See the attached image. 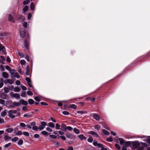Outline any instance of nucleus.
Segmentation results:
<instances>
[{
    "instance_id": "f257e3e1",
    "label": "nucleus",
    "mask_w": 150,
    "mask_h": 150,
    "mask_svg": "<svg viewBox=\"0 0 150 150\" xmlns=\"http://www.w3.org/2000/svg\"><path fill=\"white\" fill-rule=\"evenodd\" d=\"M140 145V143L138 141L131 142V148L133 149L137 148Z\"/></svg>"
},
{
    "instance_id": "f03ea898",
    "label": "nucleus",
    "mask_w": 150,
    "mask_h": 150,
    "mask_svg": "<svg viewBox=\"0 0 150 150\" xmlns=\"http://www.w3.org/2000/svg\"><path fill=\"white\" fill-rule=\"evenodd\" d=\"M139 137L145 138L143 140V141L145 142H147L149 144H150V136L145 137V136H142Z\"/></svg>"
},
{
    "instance_id": "7ed1b4c3",
    "label": "nucleus",
    "mask_w": 150,
    "mask_h": 150,
    "mask_svg": "<svg viewBox=\"0 0 150 150\" xmlns=\"http://www.w3.org/2000/svg\"><path fill=\"white\" fill-rule=\"evenodd\" d=\"M93 145L96 147H98L100 148H102L103 147V145L100 143H98L97 141L94 140L93 142Z\"/></svg>"
},
{
    "instance_id": "20e7f679",
    "label": "nucleus",
    "mask_w": 150,
    "mask_h": 150,
    "mask_svg": "<svg viewBox=\"0 0 150 150\" xmlns=\"http://www.w3.org/2000/svg\"><path fill=\"white\" fill-rule=\"evenodd\" d=\"M47 123L46 122L44 121L42 122H41V125H40L38 127V129L41 130L45 127V126L46 125Z\"/></svg>"
},
{
    "instance_id": "39448f33",
    "label": "nucleus",
    "mask_w": 150,
    "mask_h": 150,
    "mask_svg": "<svg viewBox=\"0 0 150 150\" xmlns=\"http://www.w3.org/2000/svg\"><path fill=\"white\" fill-rule=\"evenodd\" d=\"M25 30L23 28H22L20 30V34L21 37L24 38L25 35Z\"/></svg>"
},
{
    "instance_id": "423d86ee",
    "label": "nucleus",
    "mask_w": 150,
    "mask_h": 150,
    "mask_svg": "<svg viewBox=\"0 0 150 150\" xmlns=\"http://www.w3.org/2000/svg\"><path fill=\"white\" fill-rule=\"evenodd\" d=\"M91 115H93V118L94 119L97 121H99L100 119V116L96 113L92 114Z\"/></svg>"
},
{
    "instance_id": "0eeeda50",
    "label": "nucleus",
    "mask_w": 150,
    "mask_h": 150,
    "mask_svg": "<svg viewBox=\"0 0 150 150\" xmlns=\"http://www.w3.org/2000/svg\"><path fill=\"white\" fill-rule=\"evenodd\" d=\"M66 136L67 138L70 139H74L75 138V136L71 134H67Z\"/></svg>"
},
{
    "instance_id": "6e6552de",
    "label": "nucleus",
    "mask_w": 150,
    "mask_h": 150,
    "mask_svg": "<svg viewBox=\"0 0 150 150\" xmlns=\"http://www.w3.org/2000/svg\"><path fill=\"white\" fill-rule=\"evenodd\" d=\"M4 138L5 141H7L10 140L11 137L8 136V134L7 133H6L5 134Z\"/></svg>"
},
{
    "instance_id": "1a4fd4ad",
    "label": "nucleus",
    "mask_w": 150,
    "mask_h": 150,
    "mask_svg": "<svg viewBox=\"0 0 150 150\" xmlns=\"http://www.w3.org/2000/svg\"><path fill=\"white\" fill-rule=\"evenodd\" d=\"M20 105V103L19 102H13V103L11 105H10V107L11 108H14L15 106H18Z\"/></svg>"
},
{
    "instance_id": "9d476101",
    "label": "nucleus",
    "mask_w": 150,
    "mask_h": 150,
    "mask_svg": "<svg viewBox=\"0 0 150 150\" xmlns=\"http://www.w3.org/2000/svg\"><path fill=\"white\" fill-rule=\"evenodd\" d=\"M11 95L12 97H13L16 99H19L20 98V96L18 93H16L14 94H12L11 93Z\"/></svg>"
},
{
    "instance_id": "9b49d317",
    "label": "nucleus",
    "mask_w": 150,
    "mask_h": 150,
    "mask_svg": "<svg viewBox=\"0 0 150 150\" xmlns=\"http://www.w3.org/2000/svg\"><path fill=\"white\" fill-rule=\"evenodd\" d=\"M19 103H20V105H27L28 104L27 102L22 99L20 100Z\"/></svg>"
},
{
    "instance_id": "f8f14e48",
    "label": "nucleus",
    "mask_w": 150,
    "mask_h": 150,
    "mask_svg": "<svg viewBox=\"0 0 150 150\" xmlns=\"http://www.w3.org/2000/svg\"><path fill=\"white\" fill-rule=\"evenodd\" d=\"M5 83H8L10 84H12L13 83V81L11 79H6L4 81Z\"/></svg>"
},
{
    "instance_id": "ddd939ff",
    "label": "nucleus",
    "mask_w": 150,
    "mask_h": 150,
    "mask_svg": "<svg viewBox=\"0 0 150 150\" xmlns=\"http://www.w3.org/2000/svg\"><path fill=\"white\" fill-rule=\"evenodd\" d=\"M0 97L2 99H7L8 97L6 94L4 93H2L0 95Z\"/></svg>"
},
{
    "instance_id": "4468645a",
    "label": "nucleus",
    "mask_w": 150,
    "mask_h": 150,
    "mask_svg": "<svg viewBox=\"0 0 150 150\" xmlns=\"http://www.w3.org/2000/svg\"><path fill=\"white\" fill-rule=\"evenodd\" d=\"M79 138L81 140H86V138L85 137L83 134H81L80 135H78V136Z\"/></svg>"
},
{
    "instance_id": "2eb2a0df",
    "label": "nucleus",
    "mask_w": 150,
    "mask_h": 150,
    "mask_svg": "<svg viewBox=\"0 0 150 150\" xmlns=\"http://www.w3.org/2000/svg\"><path fill=\"white\" fill-rule=\"evenodd\" d=\"M17 112V111L16 110H9L8 112V114H16Z\"/></svg>"
},
{
    "instance_id": "dca6fc26",
    "label": "nucleus",
    "mask_w": 150,
    "mask_h": 150,
    "mask_svg": "<svg viewBox=\"0 0 150 150\" xmlns=\"http://www.w3.org/2000/svg\"><path fill=\"white\" fill-rule=\"evenodd\" d=\"M1 59H0V61L1 62L2 64H5L4 61L5 60V59L4 57L2 56H0Z\"/></svg>"
},
{
    "instance_id": "f3484780",
    "label": "nucleus",
    "mask_w": 150,
    "mask_h": 150,
    "mask_svg": "<svg viewBox=\"0 0 150 150\" xmlns=\"http://www.w3.org/2000/svg\"><path fill=\"white\" fill-rule=\"evenodd\" d=\"M131 142L129 141H128L126 142H125L124 145H125L127 147L130 146L131 147Z\"/></svg>"
},
{
    "instance_id": "a211bd4d",
    "label": "nucleus",
    "mask_w": 150,
    "mask_h": 150,
    "mask_svg": "<svg viewBox=\"0 0 150 150\" xmlns=\"http://www.w3.org/2000/svg\"><path fill=\"white\" fill-rule=\"evenodd\" d=\"M2 74L3 77L5 78H8L9 76L8 74L6 72H3Z\"/></svg>"
},
{
    "instance_id": "6ab92c4d",
    "label": "nucleus",
    "mask_w": 150,
    "mask_h": 150,
    "mask_svg": "<svg viewBox=\"0 0 150 150\" xmlns=\"http://www.w3.org/2000/svg\"><path fill=\"white\" fill-rule=\"evenodd\" d=\"M119 139L120 144L123 145H124L125 142L124 140L122 138H119Z\"/></svg>"
},
{
    "instance_id": "aec40b11",
    "label": "nucleus",
    "mask_w": 150,
    "mask_h": 150,
    "mask_svg": "<svg viewBox=\"0 0 150 150\" xmlns=\"http://www.w3.org/2000/svg\"><path fill=\"white\" fill-rule=\"evenodd\" d=\"M7 111V110H4L1 113V116L3 117H4L6 114Z\"/></svg>"
},
{
    "instance_id": "412c9836",
    "label": "nucleus",
    "mask_w": 150,
    "mask_h": 150,
    "mask_svg": "<svg viewBox=\"0 0 150 150\" xmlns=\"http://www.w3.org/2000/svg\"><path fill=\"white\" fill-rule=\"evenodd\" d=\"M47 126L52 128H54L55 126L54 124L52 122H49Z\"/></svg>"
},
{
    "instance_id": "4be33fe9",
    "label": "nucleus",
    "mask_w": 150,
    "mask_h": 150,
    "mask_svg": "<svg viewBox=\"0 0 150 150\" xmlns=\"http://www.w3.org/2000/svg\"><path fill=\"white\" fill-rule=\"evenodd\" d=\"M8 20L9 21H10L11 22H14L13 19V18L12 15L11 14H9V15Z\"/></svg>"
},
{
    "instance_id": "5701e85b",
    "label": "nucleus",
    "mask_w": 150,
    "mask_h": 150,
    "mask_svg": "<svg viewBox=\"0 0 150 150\" xmlns=\"http://www.w3.org/2000/svg\"><path fill=\"white\" fill-rule=\"evenodd\" d=\"M21 90V88L18 87H15L14 89V91L16 92H19Z\"/></svg>"
},
{
    "instance_id": "b1692460",
    "label": "nucleus",
    "mask_w": 150,
    "mask_h": 150,
    "mask_svg": "<svg viewBox=\"0 0 150 150\" xmlns=\"http://www.w3.org/2000/svg\"><path fill=\"white\" fill-rule=\"evenodd\" d=\"M30 71V67L29 66H27L26 67V74L28 75L29 74V72Z\"/></svg>"
},
{
    "instance_id": "393cba45",
    "label": "nucleus",
    "mask_w": 150,
    "mask_h": 150,
    "mask_svg": "<svg viewBox=\"0 0 150 150\" xmlns=\"http://www.w3.org/2000/svg\"><path fill=\"white\" fill-rule=\"evenodd\" d=\"M24 44L25 47L26 48H28L29 46V43L28 42H27L26 40H25L24 42Z\"/></svg>"
},
{
    "instance_id": "a878e982",
    "label": "nucleus",
    "mask_w": 150,
    "mask_h": 150,
    "mask_svg": "<svg viewBox=\"0 0 150 150\" xmlns=\"http://www.w3.org/2000/svg\"><path fill=\"white\" fill-rule=\"evenodd\" d=\"M41 98L40 96H36L35 98V100L38 101H40Z\"/></svg>"
},
{
    "instance_id": "bb28decb",
    "label": "nucleus",
    "mask_w": 150,
    "mask_h": 150,
    "mask_svg": "<svg viewBox=\"0 0 150 150\" xmlns=\"http://www.w3.org/2000/svg\"><path fill=\"white\" fill-rule=\"evenodd\" d=\"M69 108L75 109L76 108L77 106L75 105L72 104L69 106Z\"/></svg>"
},
{
    "instance_id": "cd10ccee",
    "label": "nucleus",
    "mask_w": 150,
    "mask_h": 150,
    "mask_svg": "<svg viewBox=\"0 0 150 150\" xmlns=\"http://www.w3.org/2000/svg\"><path fill=\"white\" fill-rule=\"evenodd\" d=\"M28 6H25L23 9V13H25L27 11L28 9Z\"/></svg>"
},
{
    "instance_id": "c85d7f7f",
    "label": "nucleus",
    "mask_w": 150,
    "mask_h": 150,
    "mask_svg": "<svg viewBox=\"0 0 150 150\" xmlns=\"http://www.w3.org/2000/svg\"><path fill=\"white\" fill-rule=\"evenodd\" d=\"M9 71L10 73V74H11L13 75L15 73V72L16 70H15L14 69H11V70Z\"/></svg>"
},
{
    "instance_id": "c756f323",
    "label": "nucleus",
    "mask_w": 150,
    "mask_h": 150,
    "mask_svg": "<svg viewBox=\"0 0 150 150\" xmlns=\"http://www.w3.org/2000/svg\"><path fill=\"white\" fill-rule=\"evenodd\" d=\"M74 132L76 134H78L79 133V130L75 128L74 129Z\"/></svg>"
},
{
    "instance_id": "7c9ffc66",
    "label": "nucleus",
    "mask_w": 150,
    "mask_h": 150,
    "mask_svg": "<svg viewBox=\"0 0 150 150\" xmlns=\"http://www.w3.org/2000/svg\"><path fill=\"white\" fill-rule=\"evenodd\" d=\"M13 128H8L6 129V131L8 132V133H11L13 132Z\"/></svg>"
},
{
    "instance_id": "2f4dec72",
    "label": "nucleus",
    "mask_w": 150,
    "mask_h": 150,
    "mask_svg": "<svg viewBox=\"0 0 150 150\" xmlns=\"http://www.w3.org/2000/svg\"><path fill=\"white\" fill-rule=\"evenodd\" d=\"M28 102L31 105L34 104V101L32 99H29L28 100Z\"/></svg>"
},
{
    "instance_id": "473e14b6",
    "label": "nucleus",
    "mask_w": 150,
    "mask_h": 150,
    "mask_svg": "<svg viewBox=\"0 0 150 150\" xmlns=\"http://www.w3.org/2000/svg\"><path fill=\"white\" fill-rule=\"evenodd\" d=\"M35 8L34 5L33 3H31L30 4V8L31 10H33Z\"/></svg>"
},
{
    "instance_id": "72a5a7b5",
    "label": "nucleus",
    "mask_w": 150,
    "mask_h": 150,
    "mask_svg": "<svg viewBox=\"0 0 150 150\" xmlns=\"http://www.w3.org/2000/svg\"><path fill=\"white\" fill-rule=\"evenodd\" d=\"M76 112L78 113H80L81 114H82L85 113H87V112L85 111H78Z\"/></svg>"
},
{
    "instance_id": "f704fd0d",
    "label": "nucleus",
    "mask_w": 150,
    "mask_h": 150,
    "mask_svg": "<svg viewBox=\"0 0 150 150\" xmlns=\"http://www.w3.org/2000/svg\"><path fill=\"white\" fill-rule=\"evenodd\" d=\"M21 96L22 97H25L26 96V93L25 91H22V94L21 95Z\"/></svg>"
},
{
    "instance_id": "c9c22d12",
    "label": "nucleus",
    "mask_w": 150,
    "mask_h": 150,
    "mask_svg": "<svg viewBox=\"0 0 150 150\" xmlns=\"http://www.w3.org/2000/svg\"><path fill=\"white\" fill-rule=\"evenodd\" d=\"M6 33H0V38H4V36L6 35Z\"/></svg>"
},
{
    "instance_id": "e433bc0d",
    "label": "nucleus",
    "mask_w": 150,
    "mask_h": 150,
    "mask_svg": "<svg viewBox=\"0 0 150 150\" xmlns=\"http://www.w3.org/2000/svg\"><path fill=\"white\" fill-rule=\"evenodd\" d=\"M4 89V91L5 93H8L9 91V89L7 87H5Z\"/></svg>"
},
{
    "instance_id": "4c0bfd02",
    "label": "nucleus",
    "mask_w": 150,
    "mask_h": 150,
    "mask_svg": "<svg viewBox=\"0 0 150 150\" xmlns=\"http://www.w3.org/2000/svg\"><path fill=\"white\" fill-rule=\"evenodd\" d=\"M94 128L95 129L98 130L100 129V127L98 125H96L94 126Z\"/></svg>"
},
{
    "instance_id": "58836bf2",
    "label": "nucleus",
    "mask_w": 150,
    "mask_h": 150,
    "mask_svg": "<svg viewBox=\"0 0 150 150\" xmlns=\"http://www.w3.org/2000/svg\"><path fill=\"white\" fill-rule=\"evenodd\" d=\"M103 132L104 133V134L105 135H108L109 134V132L105 129H103Z\"/></svg>"
},
{
    "instance_id": "ea45409f",
    "label": "nucleus",
    "mask_w": 150,
    "mask_h": 150,
    "mask_svg": "<svg viewBox=\"0 0 150 150\" xmlns=\"http://www.w3.org/2000/svg\"><path fill=\"white\" fill-rule=\"evenodd\" d=\"M11 144V143H9L7 144H6L4 145V148H6L9 147Z\"/></svg>"
},
{
    "instance_id": "a19ab883",
    "label": "nucleus",
    "mask_w": 150,
    "mask_h": 150,
    "mask_svg": "<svg viewBox=\"0 0 150 150\" xmlns=\"http://www.w3.org/2000/svg\"><path fill=\"white\" fill-rule=\"evenodd\" d=\"M49 136L51 138L53 139H56L57 138V136H56L53 134L50 135Z\"/></svg>"
},
{
    "instance_id": "79ce46f5",
    "label": "nucleus",
    "mask_w": 150,
    "mask_h": 150,
    "mask_svg": "<svg viewBox=\"0 0 150 150\" xmlns=\"http://www.w3.org/2000/svg\"><path fill=\"white\" fill-rule=\"evenodd\" d=\"M89 142H92L93 141V139L92 137H90L87 140Z\"/></svg>"
},
{
    "instance_id": "37998d69",
    "label": "nucleus",
    "mask_w": 150,
    "mask_h": 150,
    "mask_svg": "<svg viewBox=\"0 0 150 150\" xmlns=\"http://www.w3.org/2000/svg\"><path fill=\"white\" fill-rule=\"evenodd\" d=\"M23 27L24 28H26L27 26L28 23L25 22H24L23 23Z\"/></svg>"
},
{
    "instance_id": "c03bdc74",
    "label": "nucleus",
    "mask_w": 150,
    "mask_h": 150,
    "mask_svg": "<svg viewBox=\"0 0 150 150\" xmlns=\"http://www.w3.org/2000/svg\"><path fill=\"white\" fill-rule=\"evenodd\" d=\"M30 1L29 0L25 1L23 2V4L24 5L28 4L30 3Z\"/></svg>"
},
{
    "instance_id": "a18cd8bd",
    "label": "nucleus",
    "mask_w": 150,
    "mask_h": 150,
    "mask_svg": "<svg viewBox=\"0 0 150 150\" xmlns=\"http://www.w3.org/2000/svg\"><path fill=\"white\" fill-rule=\"evenodd\" d=\"M8 116L9 117L12 119L14 118L15 117V115L12 114H8Z\"/></svg>"
},
{
    "instance_id": "49530a36",
    "label": "nucleus",
    "mask_w": 150,
    "mask_h": 150,
    "mask_svg": "<svg viewBox=\"0 0 150 150\" xmlns=\"http://www.w3.org/2000/svg\"><path fill=\"white\" fill-rule=\"evenodd\" d=\"M18 137H15L13 138V139H11V140L13 142H16V141H17V140H18Z\"/></svg>"
},
{
    "instance_id": "de8ad7c7",
    "label": "nucleus",
    "mask_w": 150,
    "mask_h": 150,
    "mask_svg": "<svg viewBox=\"0 0 150 150\" xmlns=\"http://www.w3.org/2000/svg\"><path fill=\"white\" fill-rule=\"evenodd\" d=\"M23 143V140L22 139H20L18 142V144L19 145H22Z\"/></svg>"
},
{
    "instance_id": "09e8293b",
    "label": "nucleus",
    "mask_w": 150,
    "mask_h": 150,
    "mask_svg": "<svg viewBox=\"0 0 150 150\" xmlns=\"http://www.w3.org/2000/svg\"><path fill=\"white\" fill-rule=\"evenodd\" d=\"M55 125H56L55 127H56V129H59L60 127V125L58 123H57Z\"/></svg>"
},
{
    "instance_id": "8fccbe9b",
    "label": "nucleus",
    "mask_w": 150,
    "mask_h": 150,
    "mask_svg": "<svg viewBox=\"0 0 150 150\" xmlns=\"http://www.w3.org/2000/svg\"><path fill=\"white\" fill-rule=\"evenodd\" d=\"M18 71L21 74H23V73L21 71V68L20 67L18 68Z\"/></svg>"
},
{
    "instance_id": "3c124183",
    "label": "nucleus",
    "mask_w": 150,
    "mask_h": 150,
    "mask_svg": "<svg viewBox=\"0 0 150 150\" xmlns=\"http://www.w3.org/2000/svg\"><path fill=\"white\" fill-rule=\"evenodd\" d=\"M112 140H112V138L111 137L108 138L106 139V140L107 141L110 142H112Z\"/></svg>"
},
{
    "instance_id": "603ef678",
    "label": "nucleus",
    "mask_w": 150,
    "mask_h": 150,
    "mask_svg": "<svg viewBox=\"0 0 150 150\" xmlns=\"http://www.w3.org/2000/svg\"><path fill=\"white\" fill-rule=\"evenodd\" d=\"M61 127L63 128L64 129L66 130L67 126L65 124H63L61 125Z\"/></svg>"
},
{
    "instance_id": "864d4df0",
    "label": "nucleus",
    "mask_w": 150,
    "mask_h": 150,
    "mask_svg": "<svg viewBox=\"0 0 150 150\" xmlns=\"http://www.w3.org/2000/svg\"><path fill=\"white\" fill-rule=\"evenodd\" d=\"M66 129H68L70 131H71L73 130V128L70 126L67 127Z\"/></svg>"
},
{
    "instance_id": "5fc2aeb1",
    "label": "nucleus",
    "mask_w": 150,
    "mask_h": 150,
    "mask_svg": "<svg viewBox=\"0 0 150 150\" xmlns=\"http://www.w3.org/2000/svg\"><path fill=\"white\" fill-rule=\"evenodd\" d=\"M62 113L65 115H68L69 114V113L67 111H64L62 112Z\"/></svg>"
},
{
    "instance_id": "6e6d98bb",
    "label": "nucleus",
    "mask_w": 150,
    "mask_h": 150,
    "mask_svg": "<svg viewBox=\"0 0 150 150\" xmlns=\"http://www.w3.org/2000/svg\"><path fill=\"white\" fill-rule=\"evenodd\" d=\"M23 134L24 135L26 136H29V134L28 132H23Z\"/></svg>"
},
{
    "instance_id": "4d7b16f0",
    "label": "nucleus",
    "mask_w": 150,
    "mask_h": 150,
    "mask_svg": "<svg viewBox=\"0 0 150 150\" xmlns=\"http://www.w3.org/2000/svg\"><path fill=\"white\" fill-rule=\"evenodd\" d=\"M4 49V47L0 43V51H1Z\"/></svg>"
},
{
    "instance_id": "13d9d810",
    "label": "nucleus",
    "mask_w": 150,
    "mask_h": 150,
    "mask_svg": "<svg viewBox=\"0 0 150 150\" xmlns=\"http://www.w3.org/2000/svg\"><path fill=\"white\" fill-rule=\"evenodd\" d=\"M115 146L116 147V148L120 150V145L118 144H115Z\"/></svg>"
},
{
    "instance_id": "bf43d9fd",
    "label": "nucleus",
    "mask_w": 150,
    "mask_h": 150,
    "mask_svg": "<svg viewBox=\"0 0 150 150\" xmlns=\"http://www.w3.org/2000/svg\"><path fill=\"white\" fill-rule=\"evenodd\" d=\"M27 93L28 95L29 96H32L33 95V93L32 92L30 91H28L27 92Z\"/></svg>"
},
{
    "instance_id": "052dcab7",
    "label": "nucleus",
    "mask_w": 150,
    "mask_h": 150,
    "mask_svg": "<svg viewBox=\"0 0 150 150\" xmlns=\"http://www.w3.org/2000/svg\"><path fill=\"white\" fill-rule=\"evenodd\" d=\"M41 133L42 134L44 135H47L48 133L46 131H43Z\"/></svg>"
},
{
    "instance_id": "680f3d73",
    "label": "nucleus",
    "mask_w": 150,
    "mask_h": 150,
    "mask_svg": "<svg viewBox=\"0 0 150 150\" xmlns=\"http://www.w3.org/2000/svg\"><path fill=\"white\" fill-rule=\"evenodd\" d=\"M14 75L17 78H19L20 77V76L17 73H16L14 74Z\"/></svg>"
},
{
    "instance_id": "e2e57ef3",
    "label": "nucleus",
    "mask_w": 150,
    "mask_h": 150,
    "mask_svg": "<svg viewBox=\"0 0 150 150\" xmlns=\"http://www.w3.org/2000/svg\"><path fill=\"white\" fill-rule=\"evenodd\" d=\"M22 134V133L21 131H19L16 133V135H19Z\"/></svg>"
},
{
    "instance_id": "0e129e2a",
    "label": "nucleus",
    "mask_w": 150,
    "mask_h": 150,
    "mask_svg": "<svg viewBox=\"0 0 150 150\" xmlns=\"http://www.w3.org/2000/svg\"><path fill=\"white\" fill-rule=\"evenodd\" d=\"M25 80L28 82V83L31 82V80L29 78L26 77L25 78Z\"/></svg>"
},
{
    "instance_id": "69168bd1",
    "label": "nucleus",
    "mask_w": 150,
    "mask_h": 150,
    "mask_svg": "<svg viewBox=\"0 0 150 150\" xmlns=\"http://www.w3.org/2000/svg\"><path fill=\"white\" fill-rule=\"evenodd\" d=\"M5 101L3 99H0V103L1 104H4Z\"/></svg>"
},
{
    "instance_id": "338daca9",
    "label": "nucleus",
    "mask_w": 150,
    "mask_h": 150,
    "mask_svg": "<svg viewBox=\"0 0 150 150\" xmlns=\"http://www.w3.org/2000/svg\"><path fill=\"white\" fill-rule=\"evenodd\" d=\"M20 125L22 127H24L26 126V125L25 124L23 123H21L20 124Z\"/></svg>"
},
{
    "instance_id": "774afa93",
    "label": "nucleus",
    "mask_w": 150,
    "mask_h": 150,
    "mask_svg": "<svg viewBox=\"0 0 150 150\" xmlns=\"http://www.w3.org/2000/svg\"><path fill=\"white\" fill-rule=\"evenodd\" d=\"M18 54L21 57H23V54L21 52H18Z\"/></svg>"
}]
</instances>
